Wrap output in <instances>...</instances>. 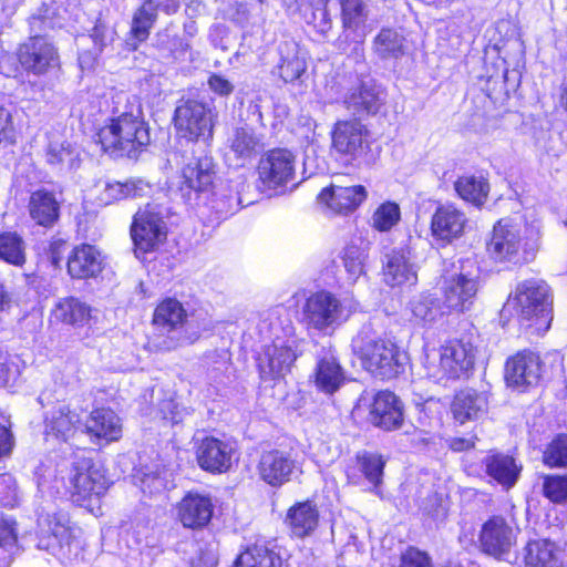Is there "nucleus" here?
<instances>
[{"label":"nucleus","instance_id":"obj_1","mask_svg":"<svg viewBox=\"0 0 567 567\" xmlns=\"http://www.w3.org/2000/svg\"><path fill=\"white\" fill-rule=\"evenodd\" d=\"M92 142L112 158L138 159L151 144V127L141 113L113 114L94 130Z\"/></svg>","mask_w":567,"mask_h":567},{"label":"nucleus","instance_id":"obj_2","mask_svg":"<svg viewBox=\"0 0 567 567\" xmlns=\"http://www.w3.org/2000/svg\"><path fill=\"white\" fill-rule=\"evenodd\" d=\"M351 349L362 369L375 379L391 381L405 371L406 353L391 338H373L367 331H359Z\"/></svg>","mask_w":567,"mask_h":567},{"label":"nucleus","instance_id":"obj_3","mask_svg":"<svg viewBox=\"0 0 567 567\" xmlns=\"http://www.w3.org/2000/svg\"><path fill=\"white\" fill-rule=\"evenodd\" d=\"M377 140L360 117L337 120L330 130V155L346 167L371 164Z\"/></svg>","mask_w":567,"mask_h":567},{"label":"nucleus","instance_id":"obj_4","mask_svg":"<svg viewBox=\"0 0 567 567\" xmlns=\"http://www.w3.org/2000/svg\"><path fill=\"white\" fill-rule=\"evenodd\" d=\"M218 113L207 102L194 97L181 99L172 115L177 143L209 144L214 138Z\"/></svg>","mask_w":567,"mask_h":567},{"label":"nucleus","instance_id":"obj_5","mask_svg":"<svg viewBox=\"0 0 567 567\" xmlns=\"http://www.w3.org/2000/svg\"><path fill=\"white\" fill-rule=\"evenodd\" d=\"M86 447H78L68 472L65 494L76 506H89L93 499L103 496L109 480Z\"/></svg>","mask_w":567,"mask_h":567},{"label":"nucleus","instance_id":"obj_6","mask_svg":"<svg viewBox=\"0 0 567 567\" xmlns=\"http://www.w3.org/2000/svg\"><path fill=\"white\" fill-rule=\"evenodd\" d=\"M437 370L440 378L445 381H466L475 371L478 344L477 336L472 330H465L450 337L440 344Z\"/></svg>","mask_w":567,"mask_h":567},{"label":"nucleus","instance_id":"obj_7","mask_svg":"<svg viewBox=\"0 0 567 567\" xmlns=\"http://www.w3.org/2000/svg\"><path fill=\"white\" fill-rule=\"evenodd\" d=\"M130 237L136 257L144 258L163 246L168 237V226L161 205L146 203L132 216Z\"/></svg>","mask_w":567,"mask_h":567},{"label":"nucleus","instance_id":"obj_8","mask_svg":"<svg viewBox=\"0 0 567 567\" xmlns=\"http://www.w3.org/2000/svg\"><path fill=\"white\" fill-rule=\"evenodd\" d=\"M14 55L19 70L28 76L42 78L61 68L59 48L45 34L28 37L18 44Z\"/></svg>","mask_w":567,"mask_h":567},{"label":"nucleus","instance_id":"obj_9","mask_svg":"<svg viewBox=\"0 0 567 567\" xmlns=\"http://www.w3.org/2000/svg\"><path fill=\"white\" fill-rule=\"evenodd\" d=\"M181 9L179 0H141L134 9L126 32L125 48L135 52L145 43L158 21L159 12L174 16Z\"/></svg>","mask_w":567,"mask_h":567},{"label":"nucleus","instance_id":"obj_10","mask_svg":"<svg viewBox=\"0 0 567 567\" xmlns=\"http://www.w3.org/2000/svg\"><path fill=\"white\" fill-rule=\"evenodd\" d=\"M215 511V501L209 493L190 489L174 504V522L185 530L202 533L213 525Z\"/></svg>","mask_w":567,"mask_h":567},{"label":"nucleus","instance_id":"obj_11","mask_svg":"<svg viewBox=\"0 0 567 567\" xmlns=\"http://www.w3.org/2000/svg\"><path fill=\"white\" fill-rule=\"evenodd\" d=\"M300 357L295 341L275 338L255 355L256 369L261 381L279 382L289 373Z\"/></svg>","mask_w":567,"mask_h":567},{"label":"nucleus","instance_id":"obj_12","mask_svg":"<svg viewBox=\"0 0 567 567\" xmlns=\"http://www.w3.org/2000/svg\"><path fill=\"white\" fill-rule=\"evenodd\" d=\"M301 473L300 464L292 449L268 445L262 449L256 462V474L260 482L272 488H280Z\"/></svg>","mask_w":567,"mask_h":567},{"label":"nucleus","instance_id":"obj_13","mask_svg":"<svg viewBox=\"0 0 567 567\" xmlns=\"http://www.w3.org/2000/svg\"><path fill=\"white\" fill-rule=\"evenodd\" d=\"M502 315L507 320L516 319L518 322L535 320V323H538V320L544 318L547 327L549 326L546 296L538 285L530 281L516 286L515 291L507 297Z\"/></svg>","mask_w":567,"mask_h":567},{"label":"nucleus","instance_id":"obj_14","mask_svg":"<svg viewBox=\"0 0 567 567\" xmlns=\"http://www.w3.org/2000/svg\"><path fill=\"white\" fill-rule=\"evenodd\" d=\"M520 533L514 519L501 514L491 515L478 532V548L481 553L502 559L516 546Z\"/></svg>","mask_w":567,"mask_h":567},{"label":"nucleus","instance_id":"obj_15","mask_svg":"<svg viewBox=\"0 0 567 567\" xmlns=\"http://www.w3.org/2000/svg\"><path fill=\"white\" fill-rule=\"evenodd\" d=\"M43 439L45 442L70 444L82 432L80 413L65 400H56L42 416Z\"/></svg>","mask_w":567,"mask_h":567},{"label":"nucleus","instance_id":"obj_16","mask_svg":"<svg viewBox=\"0 0 567 567\" xmlns=\"http://www.w3.org/2000/svg\"><path fill=\"white\" fill-rule=\"evenodd\" d=\"M545 363L538 351L529 348L517 350L504 363V379L508 386L526 391L543 380Z\"/></svg>","mask_w":567,"mask_h":567},{"label":"nucleus","instance_id":"obj_17","mask_svg":"<svg viewBox=\"0 0 567 567\" xmlns=\"http://www.w3.org/2000/svg\"><path fill=\"white\" fill-rule=\"evenodd\" d=\"M236 443L229 439L205 435L194 443L198 467L212 475L228 473L234 464Z\"/></svg>","mask_w":567,"mask_h":567},{"label":"nucleus","instance_id":"obj_18","mask_svg":"<svg viewBox=\"0 0 567 567\" xmlns=\"http://www.w3.org/2000/svg\"><path fill=\"white\" fill-rule=\"evenodd\" d=\"M338 4L341 24L339 47L346 51L347 45L353 42V50L362 55L368 34L369 6L364 0H338Z\"/></svg>","mask_w":567,"mask_h":567},{"label":"nucleus","instance_id":"obj_19","mask_svg":"<svg viewBox=\"0 0 567 567\" xmlns=\"http://www.w3.org/2000/svg\"><path fill=\"white\" fill-rule=\"evenodd\" d=\"M295 154L286 147H274L261 154L256 166L258 181L267 189L286 186L295 178Z\"/></svg>","mask_w":567,"mask_h":567},{"label":"nucleus","instance_id":"obj_20","mask_svg":"<svg viewBox=\"0 0 567 567\" xmlns=\"http://www.w3.org/2000/svg\"><path fill=\"white\" fill-rule=\"evenodd\" d=\"M467 224L465 212L455 203H439L430 219V234L444 248L465 234Z\"/></svg>","mask_w":567,"mask_h":567},{"label":"nucleus","instance_id":"obj_21","mask_svg":"<svg viewBox=\"0 0 567 567\" xmlns=\"http://www.w3.org/2000/svg\"><path fill=\"white\" fill-rule=\"evenodd\" d=\"M105 268L103 251L93 244L79 243L65 257V271L73 281L89 282L102 276Z\"/></svg>","mask_w":567,"mask_h":567},{"label":"nucleus","instance_id":"obj_22","mask_svg":"<svg viewBox=\"0 0 567 567\" xmlns=\"http://www.w3.org/2000/svg\"><path fill=\"white\" fill-rule=\"evenodd\" d=\"M523 246L519 228L509 218H499L493 225L485 250L494 262L504 264L517 259Z\"/></svg>","mask_w":567,"mask_h":567},{"label":"nucleus","instance_id":"obj_23","mask_svg":"<svg viewBox=\"0 0 567 567\" xmlns=\"http://www.w3.org/2000/svg\"><path fill=\"white\" fill-rule=\"evenodd\" d=\"M369 423L383 431L394 432L404 424V403L393 391H377L368 405Z\"/></svg>","mask_w":567,"mask_h":567},{"label":"nucleus","instance_id":"obj_24","mask_svg":"<svg viewBox=\"0 0 567 567\" xmlns=\"http://www.w3.org/2000/svg\"><path fill=\"white\" fill-rule=\"evenodd\" d=\"M367 199L368 189L361 184L341 186L330 183L317 195L318 204L336 216L353 214Z\"/></svg>","mask_w":567,"mask_h":567},{"label":"nucleus","instance_id":"obj_25","mask_svg":"<svg viewBox=\"0 0 567 567\" xmlns=\"http://www.w3.org/2000/svg\"><path fill=\"white\" fill-rule=\"evenodd\" d=\"M386 460L381 453L363 450L354 454L352 462L344 468V475L348 484L360 485L362 482H367L370 489L379 495Z\"/></svg>","mask_w":567,"mask_h":567},{"label":"nucleus","instance_id":"obj_26","mask_svg":"<svg viewBox=\"0 0 567 567\" xmlns=\"http://www.w3.org/2000/svg\"><path fill=\"white\" fill-rule=\"evenodd\" d=\"M488 409L487 392L473 386L455 390L449 404L451 417L460 426L481 420L488 413Z\"/></svg>","mask_w":567,"mask_h":567},{"label":"nucleus","instance_id":"obj_27","mask_svg":"<svg viewBox=\"0 0 567 567\" xmlns=\"http://www.w3.org/2000/svg\"><path fill=\"white\" fill-rule=\"evenodd\" d=\"M302 313L310 327L323 331L342 320L343 307L330 291L318 290L306 299Z\"/></svg>","mask_w":567,"mask_h":567},{"label":"nucleus","instance_id":"obj_28","mask_svg":"<svg viewBox=\"0 0 567 567\" xmlns=\"http://www.w3.org/2000/svg\"><path fill=\"white\" fill-rule=\"evenodd\" d=\"M478 290L477 277H470L463 272L441 276V295L450 311L470 310L474 306Z\"/></svg>","mask_w":567,"mask_h":567},{"label":"nucleus","instance_id":"obj_29","mask_svg":"<svg viewBox=\"0 0 567 567\" xmlns=\"http://www.w3.org/2000/svg\"><path fill=\"white\" fill-rule=\"evenodd\" d=\"M83 432L91 443L106 446L123 437V422L113 409L97 406L89 413Z\"/></svg>","mask_w":567,"mask_h":567},{"label":"nucleus","instance_id":"obj_30","mask_svg":"<svg viewBox=\"0 0 567 567\" xmlns=\"http://www.w3.org/2000/svg\"><path fill=\"white\" fill-rule=\"evenodd\" d=\"M320 511L311 498L297 501L285 514L284 524L291 539L303 540L315 535L320 526Z\"/></svg>","mask_w":567,"mask_h":567},{"label":"nucleus","instance_id":"obj_31","mask_svg":"<svg viewBox=\"0 0 567 567\" xmlns=\"http://www.w3.org/2000/svg\"><path fill=\"white\" fill-rule=\"evenodd\" d=\"M27 210L35 226L52 229L61 219V200L53 189L40 187L30 192Z\"/></svg>","mask_w":567,"mask_h":567},{"label":"nucleus","instance_id":"obj_32","mask_svg":"<svg viewBox=\"0 0 567 567\" xmlns=\"http://www.w3.org/2000/svg\"><path fill=\"white\" fill-rule=\"evenodd\" d=\"M216 179V166L210 156L195 157L183 166L181 171V190L189 196L192 193L203 194L214 190Z\"/></svg>","mask_w":567,"mask_h":567},{"label":"nucleus","instance_id":"obj_33","mask_svg":"<svg viewBox=\"0 0 567 567\" xmlns=\"http://www.w3.org/2000/svg\"><path fill=\"white\" fill-rule=\"evenodd\" d=\"M230 567H285L275 539L257 537L244 546Z\"/></svg>","mask_w":567,"mask_h":567},{"label":"nucleus","instance_id":"obj_34","mask_svg":"<svg viewBox=\"0 0 567 567\" xmlns=\"http://www.w3.org/2000/svg\"><path fill=\"white\" fill-rule=\"evenodd\" d=\"M382 272L385 284L392 288L416 285L417 272L411 262L410 248L408 246L393 248L386 255Z\"/></svg>","mask_w":567,"mask_h":567},{"label":"nucleus","instance_id":"obj_35","mask_svg":"<svg viewBox=\"0 0 567 567\" xmlns=\"http://www.w3.org/2000/svg\"><path fill=\"white\" fill-rule=\"evenodd\" d=\"M522 561L525 567H563L561 548L547 537L528 539L522 549Z\"/></svg>","mask_w":567,"mask_h":567},{"label":"nucleus","instance_id":"obj_36","mask_svg":"<svg viewBox=\"0 0 567 567\" xmlns=\"http://www.w3.org/2000/svg\"><path fill=\"white\" fill-rule=\"evenodd\" d=\"M385 93L375 84L360 83L344 99L347 110L361 116H374L384 109Z\"/></svg>","mask_w":567,"mask_h":567},{"label":"nucleus","instance_id":"obj_37","mask_svg":"<svg viewBox=\"0 0 567 567\" xmlns=\"http://www.w3.org/2000/svg\"><path fill=\"white\" fill-rule=\"evenodd\" d=\"M188 312L175 297H164L155 306L151 323L167 334L178 331L188 322Z\"/></svg>","mask_w":567,"mask_h":567},{"label":"nucleus","instance_id":"obj_38","mask_svg":"<svg viewBox=\"0 0 567 567\" xmlns=\"http://www.w3.org/2000/svg\"><path fill=\"white\" fill-rule=\"evenodd\" d=\"M456 196L464 203L482 208L488 199L491 186L486 174H463L453 183Z\"/></svg>","mask_w":567,"mask_h":567},{"label":"nucleus","instance_id":"obj_39","mask_svg":"<svg viewBox=\"0 0 567 567\" xmlns=\"http://www.w3.org/2000/svg\"><path fill=\"white\" fill-rule=\"evenodd\" d=\"M148 184L142 179L130 178L124 182H106L97 186L95 200L100 206H109L120 200L143 197Z\"/></svg>","mask_w":567,"mask_h":567},{"label":"nucleus","instance_id":"obj_40","mask_svg":"<svg viewBox=\"0 0 567 567\" xmlns=\"http://www.w3.org/2000/svg\"><path fill=\"white\" fill-rule=\"evenodd\" d=\"M313 384L319 392L332 395L346 381L344 370L338 358L321 357L313 371Z\"/></svg>","mask_w":567,"mask_h":567},{"label":"nucleus","instance_id":"obj_41","mask_svg":"<svg viewBox=\"0 0 567 567\" xmlns=\"http://www.w3.org/2000/svg\"><path fill=\"white\" fill-rule=\"evenodd\" d=\"M54 320L73 328H83L92 319V308L85 301L74 296L61 298L51 312Z\"/></svg>","mask_w":567,"mask_h":567},{"label":"nucleus","instance_id":"obj_42","mask_svg":"<svg viewBox=\"0 0 567 567\" xmlns=\"http://www.w3.org/2000/svg\"><path fill=\"white\" fill-rule=\"evenodd\" d=\"M483 463L485 473L506 488L514 486L520 474V467L516 464L515 458L505 453H491Z\"/></svg>","mask_w":567,"mask_h":567},{"label":"nucleus","instance_id":"obj_43","mask_svg":"<svg viewBox=\"0 0 567 567\" xmlns=\"http://www.w3.org/2000/svg\"><path fill=\"white\" fill-rule=\"evenodd\" d=\"M41 532L43 538L48 539L47 547L70 549L76 540L74 528L69 524V519L61 514L47 515Z\"/></svg>","mask_w":567,"mask_h":567},{"label":"nucleus","instance_id":"obj_44","mask_svg":"<svg viewBox=\"0 0 567 567\" xmlns=\"http://www.w3.org/2000/svg\"><path fill=\"white\" fill-rule=\"evenodd\" d=\"M373 51L382 60H398L406 54V40L394 28L384 27L373 39Z\"/></svg>","mask_w":567,"mask_h":567},{"label":"nucleus","instance_id":"obj_45","mask_svg":"<svg viewBox=\"0 0 567 567\" xmlns=\"http://www.w3.org/2000/svg\"><path fill=\"white\" fill-rule=\"evenodd\" d=\"M0 260L14 267H23L27 262L25 243L17 231H0Z\"/></svg>","mask_w":567,"mask_h":567},{"label":"nucleus","instance_id":"obj_46","mask_svg":"<svg viewBox=\"0 0 567 567\" xmlns=\"http://www.w3.org/2000/svg\"><path fill=\"white\" fill-rule=\"evenodd\" d=\"M229 147L237 158L249 161L259 153L262 148V143L254 130L237 127L234 131Z\"/></svg>","mask_w":567,"mask_h":567},{"label":"nucleus","instance_id":"obj_47","mask_svg":"<svg viewBox=\"0 0 567 567\" xmlns=\"http://www.w3.org/2000/svg\"><path fill=\"white\" fill-rule=\"evenodd\" d=\"M542 463L547 468H567V433L555 434L542 452Z\"/></svg>","mask_w":567,"mask_h":567},{"label":"nucleus","instance_id":"obj_48","mask_svg":"<svg viewBox=\"0 0 567 567\" xmlns=\"http://www.w3.org/2000/svg\"><path fill=\"white\" fill-rule=\"evenodd\" d=\"M542 495L551 504L567 503V472L549 473L542 476Z\"/></svg>","mask_w":567,"mask_h":567},{"label":"nucleus","instance_id":"obj_49","mask_svg":"<svg viewBox=\"0 0 567 567\" xmlns=\"http://www.w3.org/2000/svg\"><path fill=\"white\" fill-rule=\"evenodd\" d=\"M401 219V209L398 203L386 200L381 203L372 215V227L378 231H389Z\"/></svg>","mask_w":567,"mask_h":567},{"label":"nucleus","instance_id":"obj_50","mask_svg":"<svg viewBox=\"0 0 567 567\" xmlns=\"http://www.w3.org/2000/svg\"><path fill=\"white\" fill-rule=\"evenodd\" d=\"M341 258L351 281H355L365 274L364 262L367 255L359 246L353 244L346 246Z\"/></svg>","mask_w":567,"mask_h":567},{"label":"nucleus","instance_id":"obj_51","mask_svg":"<svg viewBox=\"0 0 567 567\" xmlns=\"http://www.w3.org/2000/svg\"><path fill=\"white\" fill-rule=\"evenodd\" d=\"M162 32H157V48L158 50L165 51L166 56L172 59L173 61L183 60L185 55L190 51L189 43L178 34L168 35L165 40L161 39Z\"/></svg>","mask_w":567,"mask_h":567},{"label":"nucleus","instance_id":"obj_52","mask_svg":"<svg viewBox=\"0 0 567 567\" xmlns=\"http://www.w3.org/2000/svg\"><path fill=\"white\" fill-rule=\"evenodd\" d=\"M398 567H434V564L429 551L409 545L400 551Z\"/></svg>","mask_w":567,"mask_h":567},{"label":"nucleus","instance_id":"obj_53","mask_svg":"<svg viewBox=\"0 0 567 567\" xmlns=\"http://www.w3.org/2000/svg\"><path fill=\"white\" fill-rule=\"evenodd\" d=\"M307 65L299 56L285 58L278 65L279 76L285 83H295L306 72Z\"/></svg>","mask_w":567,"mask_h":567},{"label":"nucleus","instance_id":"obj_54","mask_svg":"<svg viewBox=\"0 0 567 567\" xmlns=\"http://www.w3.org/2000/svg\"><path fill=\"white\" fill-rule=\"evenodd\" d=\"M480 439L471 431L465 435H456L446 440V446L452 453H465L476 449Z\"/></svg>","mask_w":567,"mask_h":567},{"label":"nucleus","instance_id":"obj_55","mask_svg":"<svg viewBox=\"0 0 567 567\" xmlns=\"http://www.w3.org/2000/svg\"><path fill=\"white\" fill-rule=\"evenodd\" d=\"M18 543L17 522L0 515V547L11 548Z\"/></svg>","mask_w":567,"mask_h":567},{"label":"nucleus","instance_id":"obj_56","mask_svg":"<svg viewBox=\"0 0 567 567\" xmlns=\"http://www.w3.org/2000/svg\"><path fill=\"white\" fill-rule=\"evenodd\" d=\"M16 143V130L12 115L0 105V145H13Z\"/></svg>","mask_w":567,"mask_h":567},{"label":"nucleus","instance_id":"obj_57","mask_svg":"<svg viewBox=\"0 0 567 567\" xmlns=\"http://www.w3.org/2000/svg\"><path fill=\"white\" fill-rule=\"evenodd\" d=\"M207 84L213 93L221 97H228L234 92L233 83L220 73H210Z\"/></svg>","mask_w":567,"mask_h":567},{"label":"nucleus","instance_id":"obj_58","mask_svg":"<svg viewBox=\"0 0 567 567\" xmlns=\"http://www.w3.org/2000/svg\"><path fill=\"white\" fill-rule=\"evenodd\" d=\"M66 246H68V240L64 238H52L49 241L47 251H48V257L50 259V262L53 266L59 267L60 264L62 262V260L63 259L65 260L66 256H64V254L66 250Z\"/></svg>","mask_w":567,"mask_h":567},{"label":"nucleus","instance_id":"obj_59","mask_svg":"<svg viewBox=\"0 0 567 567\" xmlns=\"http://www.w3.org/2000/svg\"><path fill=\"white\" fill-rule=\"evenodd\" d=\"M424 514L434 518L445 514L443 498L439 493H431L426 496L423 506Z\"/></svg>","mask_w":567,"mask_h":567},{"label":"nucleus","instance_id":"obj_60","mask_svg":"<svg viewBox=\"0 0 567 567\" xmlns=\"http://www.w3.org/2000/svg\"><path fill=\"white\" fill-rule=\"evenodd\" d=\"M65 154L70 151L63 144L50 143L45 150V161L49 165L55 166L64 162Z\"/></svg>","mask_w":567,"mask_h":567},{"label":"nucleus","instance_id":"obj_61","mask_svg":"<svg viewBox=\"0 0 567 567\" xmlns=\"http://www.w3.org/2000/svg\"><path fill=\"white\" fill-rule=\"evenodd\" d=\"M14 446V439L10 429L0 424V458L11 454Z\"/></svg>","mask_w":567,"mask_h":567},{"label":"nucleus","instance_id":"obj_62","mask_svg":"<svg viewBox=\"0 0 567 567\" xmlns=\"http://www.w3.org/2000/svg\"><path fill=\"white\" fill-rule=\"evenodd\" d=\"M90 38L94 47L101 52L106 47V27L97 21L90 31Z\"/></svg>","mask_w":567,"mask_h":567},{"label":"nucleus","instance_id":"obj_63","mask_svg":"<svg viewBox=\"0 0 567 567\" xmlns=\"http://www.w3.org/2000/svg\"><path fill=\"white\" fill-rule=\"evenodd\" d=\"M14 498L12 480L6 474H0V503L8 505Z\"/></svg>","mask_w":567,"mask_h":567},{"label":"nucleus","instance_id":"obj_64","mask_svg":"<svg viewBox=\"0 0 567 567\" xmlns=\"http://www.w3.org/2000/svg\"><path fill=\"white\" fill-rule=\"evenodd\" d=\"M296 3L298 11L303 13L310 11L315 17L317 10L327 9L329 0H296Z\"/></svg>","mask_w":567,"mask_h":567}]
</instances>
